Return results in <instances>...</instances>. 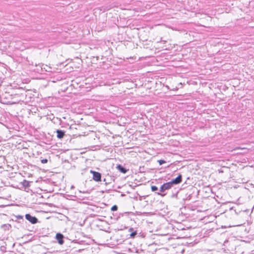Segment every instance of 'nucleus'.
Returning <instances> with one entry per match:
<instances>
[{
    "mask_svg": "<svg viewBox=\"0 0 254 254\" xmlns=\"http://www.w3.org/2000/svg\"><path fill=\"white\" fill-rule=\"evenodd\" d=\"M172 185L170 182L164 184L161 186L160 188V191L161 192H164L166 190H169L172 187Z\"/></svg>",
    "mask_w": 254,
    "mask_h": 254,
    "instance_id": "obj_3",
    "label": "nucleus"
},
{
    "mask_svg": "<svg viewBox=\"0 0 254 254\" xmlns=\"http://www.w3.org/2000/svg\"><path fill=\"white\" fill-rule=\"evenodd\" d=\"M56 132L57 133V137L60 139L63 138L65 135V131L62 130L58 129Z\"/></svg>",
    "mask_w": 254,
    "mask_h": 254,
    "instance_id": "obj_6",
    "label": "nucleus"
},
{
    "mask_svg": "<svg viewBox=\"0 0 254 254\" xmlns=\"http://www.w3.org/2000/svg\"><path fill=\"white\" fill-rule=\"evenodd\" d=\"M25 218L33 224H36L38 222V219L35 216H31L30 214H26Z\"/></svg>",
    "mask_w": 254,
    "mask_h": 254,
    "instance_id": "obj_2",
    "label": "nucleus"
},
{
    "mask_svg": "<svg viewBox=\"0 0 254 254\" xmlns=\"http://www.w3.org/2000/svg\"><path fill=\"white\" fill-rule=\"evenodd\" d=\"M41 161L42 163L45 164V163H47L48 162V159H44L41 160Z\"/></svg>",
    "mask_w": 254,
    "mask_h": 254,
    "instance_id": "obj_14",
    "label": "nucleus"
},
{
    "mask_svg": "<svg viewBox=\"0 0 254 254\" xmlns=\"http://www.w3.org/2000/svg\"><path fill=\"white\" fill-rule=\"evenodd\" d=\"M136 234H137L136 231H134V232H133L132 233H131L130 235L131 237H134L135 235H136Z\"/></svg>",
    "mask_w": 254,
    "mask_h": 254,
    "instance_id": "obj_13",
    "label": "nucleus"
},
{
    "mask_svg": "<svg viewBox=\"0 0 254 254\" xmlns=\"http://www.w3.org/2000/svg\"><path fill=\"white\" fill-rule=\"evenodd\" d=\"M16 217L17 218V219H23V216H22V215H18L16 216Z\"/></svg>",
    "mask_w": 254,
    "mask_h": 254,
    "instance_id": "obj_15",
    "label": "nucleus"
},
{
    "mask_svg": "<svg viewBox=\"0 0 254 254\" xmlns=\"http://www.w3.org/2000/svg\"><path fill=\"white\" fill-rule=\"evenodd\" d=\"M118 210V206L116 205H113L111 208L112 211H117Z\"/></svg>",
    "mask_w": 254,
    "mask_h": 254,
    "instance_id": "obj_10",
    "label": "nucleus"
},
{
    "mask_svg": "<svg viewBox=\"0 0 254 254\" xmlns=\"http://www.w3.org/2000/svg\"><path fill=\"white\" fill-rule=\"evenodd\" d=\"M158 162L159 163L160 165H162L164 163H165L166 161L164 160H158Z\"/></svg>",
    "mask_w": 254,
    "mask_h": 254,
    "instance_id": "obj_12",
    "label": "nucleus"
},
{
    "mask_svg": "<svg viewBox=\"0 0 254 254\" xmlns=\"http://www.w3.org/2000/svg\"><path fill=\"white\" fill-rule=\"evenodd\" d=\"M42 70L44 69L46 71H51V67L47 65L42 64L41 66Z\"/></svg>",
    "mask_w": 254,
    "mask_h": 254,
    "instance_id": "obj_8",
    "label": "nucleus"
},
{
    "mask_svg": "<svg viewBox=\"0 0 254 254\" xmlns=\"http://www.w3.org/2000/svg\"><path fill=\"white\" fill-rule=\"evenodd\" d=\"M132 230V228H130V229H129V230H130V231H131V230Z\"/></svg>",
    "mask_w": 254,
    "mask_h": 254,
    "instance_id": "obj_16",
    "label": "nucleus"
},
{
    "mask_svg": "<svg viewBox=\"0 0 254 254\" xmlns=\"http://www.w3.org/2000/svg\"><path fill=\"white\" fill-rule=\"evenodd\" d=\"M90 173L93 175V180L96 182H99L101 180V173L91 170Z\"/></svg>",
    "mask_w": 254,
    "mask_h": 254,
    "instance_id": "obj_1",
    "label": "nucleus"
},
{
    "mask_svg": "<svg viewBox=\"0 0 254 254\" xmlns=\"http://www.w3.org/2000/svg\"><path fill=\"white\" fill-rule=\"evenodd\" d=\"M182 181V177L181 175H179L176 179L172 180L170 183L172 185H177L181 183Z\"/></svg>",
    "mask_w": 254,
    "mask_h": 254,
    "instance_id": "obj_4",
    "label": "nucleus"
},
{
    "mask_svg": "<svg viewBox=\"0 0 254 254\" xmlns=\"http://www.w3.org/2000/svg\"><path fill=\"white\" fill-rule=\"evenodd\" d=\"M56 237L59 244L62 245L64 244V236L63 234L61 233H58L57 234Z\"/></svg>",
    "mask_w": 254,
    "mask_h": 254,
    "instance_id": "obj_5",
    "label": "nucleus"
},
{
    "mask_svg": "<svg viewBox=\"0 0 254 254\" xmlns=\"http://www.w3.org/2000/svg\"><path fill=\"white\" fill-rule=\"evenodd\" d=\"M151 190L153 191H155L158 190V188L155 186H151Z\"/></svg>",
    "mask_w": 254,
    "mask_h": 254,
    "instance_id": "obj_11",
    "label": "nucleus"
},
{
    "mask_svg": "<svg viewBox=\"0 0 254 254\" xmlns=\"http://www.w3.org/2000/svg\"><path fill=\"white\" fill-rule=\"evenodd\" d=\"M22 185L23 187L25 188H27L30 186L29 182H28V181L25 180H24L22 182Z\"/></svg>",
    "mask_w": 254,
    "mask_h": 254,
    "instance_id": "obj_9",
    "label": "nucleus"
},
{
    "mask_svg": "<svg viewBox=\"0 0 254 254\" xmlns=\"http://www.w3.org/2000/svg\"><path fill=\"white\" fill-rule=\"evenodd\" d=\"M117 168L118 170L120 171L121 172L125 174L127 172V169H126L125 167H124L121 165H119L117 166Z\"/></svg>",
    "mask_w": 254,
    "mask_h": 254,
    "instance_id": "obj_7",
    "label": "nucleus"
}]
</instances>
